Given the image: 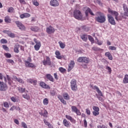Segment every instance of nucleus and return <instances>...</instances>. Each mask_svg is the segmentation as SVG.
<instances>
[{"mask_svg":"<svg viewBox=\"0 0 128 128\" xmlns=\"http://www.w3.org/2000/svg\"><path fill=\"white\" fill-rule=\"evenodd\" d=\"M95 20L100 24H104L106 20V16L102 12H97V16L95 18Z\"/></svg>","mask_w":128,"mask_h":128,"instance_id":"f257e3e1","label":"nucleus"},{"mask_svg":"<svg viewBox=\"0 0 128 128\" xmlns=\"http://www.w3.org/2000/svg\"><path fill=\"white\" fill-rule=\"evenodd\" d=\"M73 16L78 20H82V14L80 10H75L73 12Z\"/></svg>","mask_w":128,"mask_h":128,"instance_id":"f03ea898","label":"nucleus"},{"mask_svg":"<svg viewBox=\"0 0 128 128\" xmlns=\"http://www.w3.org/2000/svg\"><path fill=\"white\" fill-rule=\"evenodd\" d=\"M108 12L112 14V16H115V20H116L117 22L122 20V17H120V16H118V12L112 10V9L109 8H108Z\"/></svg>","mask_w":128,"mask_h":128,"instance_id":"7ed1b4c3","label":"nucleus"},{"mask_svg":"<svg viewBox=\"0 0 128 128\" xmlns=\"http://www.w3.org/2000/svg\"><path fill=\"white\" fill-rule=\"evenodd\" d=\"M122 6H123V10H124V12L120 13V15H121L120 18H122H122H124V20H126V18H128V6L125 4H122Z\"/></svg>","mask_w":128,"mask_h":128,"instance_id":"20e7f679","label":"nucleus"},{"mask_svg":"<svg viewBox=\"0 0 128 128\" xmlns=\"http://www.w3.org/2000/svg\"><path fill=\"white\" fill-rule=\"evenodd\" d=\"M77 62H78L88 64L90 62V58L84 56L79 57L77 60Z\"/></svg>","mask_w":128,"mask_h":128,"instance_id":"39448f33","label":"nucleus"},{"mask_svg":"<svg viewBox=\"0 0 128 128\" xmlns=\"http://www.w3.org/2000/svg\"><path fill=\"white\" fill-rule=\"evenodd\" d=\"M107 17L109 24H110L112 26H116V20H114V17H112L111 14H108L107 15Z\"/></svg>","mask_w":128,"mask_h":128,"instance_id":"423d86ee","label":"nucleus"},{"mask_svg":"<svg viewBox=\"0 0 128 128\" xmlns=\"http://www.w3.org/2000/svg\"><path fill=\"white\" fill-rule=\"evenodd\" d=\"M44 66H52V62L50 61V58L46 56V59H44L42 61Z\"/></svg>","mask_w":128,"mask_h":128,"instance_id":"0eeeda50","label":"nucleus"},{"mask_svg":"<svg viewBox=\"0 0 128 128\" xmlns=\"http://www.w3.org/2000/svg\"><path fill=\"white\" fill-rule=\"evenodd\" d=\"M56 30L52 26H50L46 28V32L48 34H54Z\"/></svg>","mask_w":128,"mask_h":128,"instance_id":"6e6552de","label":"nucleus"},{"mask_svg":"<svg viewBox=\"0 0 128 128\" xmlns=\"http://www.w3.org/2000/svg\"><path fill=\"white\" fill-rule=\"evenodd\" d=\"M8 90V85L4 82H0V92H6Z\"/></svg>","mask_w":128,"mask_h":128,"instance_id":"1a4fd4ad","label":"nucleus"},{"mask_svg":"<svg viewBox=\"0 0 128 128\" xmlns=\"http://www.w3.org/2000/svg\"><path fill=\"white\" fill-rule=\"evenodd\" d=\"M15 24L17 26L18 28L21 30H26V26L24 25L20 21H16Z\"/></svg>","mask_w":128,"mask_h":128,"instance_id":"9d476101","label":"nucleus"},{"mask_svg":"<svg viewBox=\"0 0 128 128\" xmlns=\"http://www.w3.org/2000/svg\"><path fill=\"white\" fill-rule=\"evenodd\" d=\"M92 108L94 110L92 112L93 116H98V114H100V108L96 106H93Z\"/></svg>","mask_w":128,"mask_h":128,"instance_id":"9b49d317","label":"nucleus"},{"mask_svg":"<svg viewBox=\"0 0 128 128\" xmlns=\"http://www.w3.org/2000/svg\"><path fill=\"white\" fill-rule=\"evenodd\" d=\"M72 112H76L77 116H81L82 113L80 112V110L78 109V108L76 106H72Z\"/></svg>","mask_w":128,"mask_h":128,"instance_id":"f8f14e48","label":"nucleus"},{"mask_svg":"<svg viewBox=\"0 0 128 128\" xmlns=\"http://www.w3.org/2000/svg\"><path fill=\"white\" fill-rule=\"evenodd\" d=\"M50 4L51 6L56 8V6H60V3L57 0H51L50 1Z\"/></svg>","mask_w":128,"mask_h":128,"instance_id":"ddd939ff","label":"nucleus"},{"mask_svg":"<svg viewBox=\"0 0 128 128\" xmlns=\"http://www.w3.org/2000/svg\"><path fill=\"white\" fill-rule=\"evenodd\" d=\"M56 58H58V60H62V58H64V56L61 55L60 52L58 50H56L55 52Z\"/></svg>","mask_w":128,"mask_h":128,"instance_id":"4468645a","label":"nucleus"},{"mask_svg":"<svg viewBox=\"0 0 128 128\" xmlns=\"http://www.w3.org/2000/svg\"><path fill=\"white\" fill-rule=\"evenodd\" d=\"M40 86H41V88H46V90L50 89V86L48 85V84H46V82H40Z\"/></svg>","mask_w":128,"mask_h":128,"instance_id":"2eb2a0df","label":"nucleus"},{"mask_svg":"<svg viewBox=\"0 0 128 128\" xmlns=\"http://www.w3.org/2000/svg\"><path fill=\"white\" fill-rule=\"evenodd\" d=\"M74 64H75L74 61L72 60H70V63L68 64V72H70V70H72L74 67Z\"/></svg>","mask_w":128,"mask_h":128,"instance_id":"dca6fc26","label":"nucleus"},{"mask_svg":"<svg viewBox=\"0 0 128 128\" xmlns=\"http://www.w3.org/2000/svg\"><path fill=\"white\" fill-rule=\"evenodd\" d=\"M66 118L68 120H70L72 124H76V120L70 115H66Z\"/></svg>","mask_w":128,"mask_h":128,"instance_id":"f3484780","label":"nucleus"},{"mask_svg":"<svg viewBox=\"0 0 128 128\" xmlns=\"http://www.w3.org/2000/svg\"><path fill=\"white\" fill-rule=\"evenodd\" d=\"M25 66L26 68H36V66L34 63H32V62H26V64H25Z\"/></svg>","mask_w":128,"mask_h":128,"instance_id":"a211bd4d","label":"nucleus"},{"mask_svg":"<svg viewBox=\"0 0 128 128\" xmlns=\"http://www.w3.org/2000/svg\"><path fill=\"white\" fill-rule=\"evenodd\" d=\"M46 78L47 80H50V82H54V79L50 74H46Z\"/></svg>","mask_w":128,"mask_h":128,"instance_id":"6ab92c4d","label":"nucleus"},{"mask_svg":"<svg viewBox=\"0 0 128 128\" xmlns=\"http://www.w3.org/2000/svg\"><path fill=\"white\" fill-rule=\"evenodd\" d=\"M63 124L66 128H70V122L66 120V119H64L63 120Z\"/></svg>","mask_w":128,"mask_h":128,"instance_id":"aec40b11","label":"nucleus"},{"mask_svg":"<svg viewBox=\"0 0 128 128\" xmlns=\"http://www.w3.org/2000/svg\"><path fill=\"white\" fill-rule=\"evenodd\" d=\"M30 14L28 13H24L23 14H21L20 16V18H30Z\"/></svg>","mask_w":128,"mask_h":128,"instance_id":"412c9836","label":"nucleus"},{"mask_svg":"<svg viewBox=\"0 0 128 128\" xmlns=\"http://www.w3.org/2000/svg\"><path fill=\"white\" fill-rule=\"evenodd\" d=\"M88 12L91 14V16H94V14L92 12V11L90 8H88V9L85 11V14L86 16H88Z\"/></svg>","mask_w":128,"mask_h":128,"instance_id":"4be33fe9","label":"nucleus"},{"mask_svg":"<svg viewBox=\"0 0 128 128\" xmlns=\"http://www.w3.org/2000/svg\"><path fill=\"white\" fill-rule=\"evenodd\" d=\"M20 44H16L14 46V52L16 54H18L20 52Z\"/></svg>","mask_w":128,"mask_h":128,"instance_id":"5701e85b","label":"nucleus"},{"mask_svg":"<svg viewBox=\"0 0 128 128\" xmlns=\"http://www.w3.org/2000/svg\"><path fill=\"white\" fill-rule=\"evenodd\" d=\"M40 46H42V44H40V42H38V43L36 44L34 46V48L35 50H40Z\"/></svg>","mask_w":128,"mask_h":128,"instance_id":"b1692460","label":"nucleus"},{"mask_svg":"<svg viewBox=\"0 0 128 128\" xmlns=\"http://www.w3.org/2000/svg\"><path fill=\"white\" fill-rule=\"evenodd\" d=\"M14 79L15 80L16 82H20V84H24V80L20 78H18L16 76H14Z\"/></svg>","mask_w":128,"mask_h":128,"instance_id":"393cba45","label":"nucleus"},{"mask_svg":"<svg viewBox=\"0 0 128 128\" xmlns=\"http://www.w3.org/2000/svg\"><path fill=\"white\" fill-rule=\"evenodd\" d=\"M4 22L7 24H10V22H12V19H10L9 16H6L4 18Z\"/></svg>","mask_w":128,"mask_h":128,"instance_id":"a878e982","label":"nucleus"},{"mask_svg":"<svg viewBox=\"0 0 128 128\" xmlns=\"http://www.w3.org/2000/svg\"><path fill=\"white\" fill-rule=\"evenodd\" d=\"M6 34H7L8 36H10V38H14L16 36V35H14V34L10 32V31L7 30Z\"/></svg>","mask_w":128,"mask_h":128,"instance_id":"bb28decb","label":"nucleus"},{"mask_svg":"<svg viewBox=\"0 0 128 128\" xmlns=\"http://www.w3.org/2000/svg\"><path fill=\"white\" fill-rule=\"evenodd\" d=\"M70 86H76V79H72L70 82Z\"/></svg>","mask_w":128,"mask_h":128,"instance_id":"cd10ccee","label":"nucleus"},{"mask_svg":"<svg viewBox=\"0 0 128 128\" xmlns=\"http://www.w3.org/2000/svg\"><path fill=\"white\" fill-rule=\"evenodd\" d=\"M123 84H128V75L126 74L123 79Z\"/></svg>","mask_w":128,"mask_h":128,"instance_id":"c85d7f7f","label":"nucleus"},{"mask_svg":"<svg viewBox=\"0 0 128 128\" xmlns=\"http://www.w3.org/2000/svg\"><path fill=\"white\" fill-rule=\"evenodd\" d=\"M58 44L60 48L64 49L66 48V44H64V43H63L62 41L59 42Z\"/></svg>","mask_w":128,"mask_h":128,"instance_id":"c756f323","label":"nucleus"},{"mask_svg":"<svg viewBox=\"0 0 128 128\" xmlns=\"http://www.w3.org/2000/svg\"><path fill=\"white\" fill-rule=\"evenodd\" d=\"M22 98H25V100H30V95L28 94H24L22 95Z\"/></svg>","mask_w":128,"mask_h":128,"instance_id":"7c9ffc66","label":"nucleus"},{"mask_svg":"<svg viewBox=\"0 0 128 128\" xmlns=\"http://www.w3.org/2000/svg\"><path fill=\"white\" fill-rule=\"evenodd\" d=\"M72 90H73V92H76L78 90V85H74L72 86H70Z\"/></svg>","mask_w":128,"mask_h":128,"instance_id":"2f4dec72","label":"nucleus"},{"mask_svg":"<svg viewBox=\"0 0 128 128\" xmlns=\"http://www.w3.org/2000/svg\"><path fill=\"white\" fill-rule=\"evenodd\" d=\"M31 30H32V32H38V26H32L30 28Z\"/></svg>","mask_w":128,"mask_h":128,"instance_id":"473e14b6","label":"nucleus"},{"mask_svg":"<svg viewBox=\"0 0 128 128\" xmlns=\"http://www.w3.org/2000/svg\"><path fill=\"white\" fill-rule=\"evenodd\" d=\"M63 97L66 100H70V96H68V93L64 94H63Z\"/></svg>","mask_w":128,"mask_h":128,"instance_id":"72a5a7b5","label":"nucleus"},{"mask_svg":"<svg viewBox=\"0 0 128 128\" xmlns=\"http://www.w3.org/2000/svg\"><path fill=\"white\" fill-rule=\"evenodd\" d=\"M81 38L84 42H86V40H88V36L86 34H83L81 36Z\"/></svg>","mask_w":128,"mask_h":128,"instance_id":"f704fd0d","label":"nucleus"},{"mask_svg":"<svg viewBox=\"0 0 128 128\" xmlns=\"http://www.w3.org/2000/svg\"><path fill=\"white\" fill-rule=\"evenodd\" d=\"M58 70H59V72H60L62 74H64V72H66V68L62 67L59 68Z\"/></svg>","mask_w":128,"mask_h":128,"instance_id":"c9c22d12","label":"nucleus"},{"mask_svg":"<svg viewBox=\"0 0 128 128\" xmlns=\"http://www.w3.org/2000/svg\"><path fill=\"white\" fill-rule=\"evenodd\" d=\"M32 3L34 6H40V3L38 2V0H32Z\"/></svg>","mask_w":128,"mask_h":128,"instance_id":"e433bc0d","label":"nucleus"},{"mask_svg":"<svg viewBox=\"0 0 128 128\" xmlns=\"http://www.w3.org/2000/svg\"><path fill=\"white\" fill-rule=\"evenodd\" d=\"M43 104L44 106H48V98H44Z\"/></svg>","mask_w":128,"mask_h":128,"instance_id":"4c0bfd02","label":"nucleus"},{"mask_svg":"<svg viewBox=\"0 0 128 128\" xmlns=\"http://www.w3.org/2000/svg\"><path fill=\"white\" fill-rule=\"evenodd\" d=\"M7 80H8V84L10 86H12V80L10 78L8 75H7Z\"/></svg>","mask_w":128,"mask_h":128,"instance_id":"58836bf2","label":"nucleus"},{"mask_svg":"<svg viewBox=\"0 0 128 128\" xmlns=\"http://www.w3.org/2000/svg\"><path fill=\"white\" fill-rule=\"evenodd\" d=\"M26 62H32V57H28L27 60H24L25 64H26Z\"/></svg>","mask_w":128,"mask_h":128,"instance_id":"ea45409f","label":"nucleus"},{"mask_svg":"<svg viewBox=\"0 0 128 128\" xmlns=\"http://www.w3.org/2000/svg\"><path fill=\"white\" fill-rule=\"evenodd\" d=\"M88 38L90 42H91L92 44H94V39L91 36H88Z\"/></svg>","mask_w":128,"mask_h":128,"instance_id":"a19ab883","label":"nucleus"},{"mask_svg":"<svg viewBox=\"0 0 128 128\" xmlns=\"http://www.w3.org/2000/svg\"><path fill=\"white\" fill-rule=\"evenodd\" d=\"M10 100L12 102H18V100L16 97L12 96L10 98Z\"/></svg>","mask_w":128,"mask_h":128,"instance_id":"79ce46f5","label":"nucleus"},{"mask_svg":"<svg viewBox=\"0 0 128 128\" xmlns=\"http://www.w3.org/2000/svg\"><path fill=\"white\" fill-rule=\"evenodd\" d=\"M18 92H20V94H24V92H26V88H18Z\"/></svg>","mask_w":128,"mask_h":128,"instance_id":"37998d69","label":"nucleus"},{"mask_svg":"<svg viewBox=\"0 0 128 128\" xmlns=\"http://www.w3.org/2000/svg\"><path fill=\"white\" fill-rule=\"evenodd\" d=\"M6 62L8 64H14V60H11V59H7Z\"/></svg>","mask_w":128,"mask_h":128,"instance_id":"c03bdc74","label":"nucleus"},{"mask_svg":"<svg viewBox=\"0 0 128 128\" xmlns=\"http://www.w3.org/2000/svg\"><path fill=\"white\" fill-rule=\"evenodd\" d=\"M4 56L6 58H12V54L10 53H5Z\"/></svg>","mask_w":128,"mask_h":128,"instance_id":"a18cd8bd","label":"nucleus"},{"mask_svg":"<svg viewBox=\"0 0 128 128\" xmlns=\"http://www.w3.org/2000/svg\"><path fill=\"white\" fill-rule=\"evenodd\" d=\"M2 46L4 50H6L7 52H8V50H10V48H8V46H6V45H2Z\"/></svg>","mask_w":128,"mask_h":128,"instance_id":"49530a36","label":"nucleus"},{"mask_svg":"<svg viewBox=\"0 0 128 128\" xmlns=\"http://www.w3.org/2000/svg\"><path fill=\"white\" fill-rule=\"evenodd\" d=\"M2 78H4V82H6V76H4L2 75V74L1 73H0V80H2Z\"/></svg>","mask_w":128,"mask_h":128,"instance_id":"de8ad7c7","label":"nucleus"},{"mask_svg":"<svg viewBox=\"0 0 128 128\" xmlns=\"http://www.w3.org/2000/svg\"><path fill=\"white\" fill-rule=\"evenodd\" d=\"M56 91H54V90H51L50 91V94H51L52 96H56Z\"/></svg>","mask_w":128,"mask_h":128,"instance_id":"09e8293b","label":"nucleus"},{"mask_svg":"<svg viewBox=\"0 0 128 128\" xmlns=\"http://www.w3.org/2000/svg\"><path fill=\"white\" fill-rule=\"evenodd\" d=\"M4 108H10V104L8 102H4Z\"/></svg>","mask_w":128,"mask_h":128,"instance_id":"8fccbe9b","label":"nucleus"},{"mask_svg":"<svg viewBox=\"0 0 128 128\" xmlns=\"http://www.w3.org/2000/svg\"><path fill=\"white\" fill-rule=\"evenodd\" d=\"M48 111L46 110H44V112L43 113V116L44 118H48Z\"/></svg>","mask_w":128,"mask_h":128,"instance_id":"3c124183","label":"nucleus"},{"mask_svg":"<svg viewBox=\"0 0 128 128\" xmlns=\"http://www.w3.org/2000/svg\"><path fill=\"white\" fill-rule=\"evenodd\" d=\"M14 8L12 7H10L8 10V12H14Z\"/></svg>","mask_w":128,"mask_h":128,"instance_id":"603ef678","label":"nucleus"},{"mask_svg":"<svg viewBox=\"0 0 128 128\" xmlns=\"http://www.w3.org/2000/svg\"><path fill=\"white\" fill-rule=\"evenodd\" d=\"M109 50H116V47L114 46H110Z\"/></svg>","mask_w":128,"mask_h":128,"instance_id":"864d4df0","label":"nucleus"},{"mask_svg":"<svg viewBox=\"0 0 128 128\" xmlns=\"http://www.w3.org/2000/svg\"><path fill=\"white\" fill-rule=\"evenodd\" d=\"M0 42V44H8V40L6 39H2Z\"/></svg>","mask_w":128,"mask_h":128,"instance_id":"5fc2aeb1","label":"nucleus"},{"mask_svg":"<svg viewBox=\"0 0 128 128\" xmlns=\"http://www.w3.org/2000/svg\"><path fill=\"white\" fill-rule=\"evenodd\" d=\"M106 70H108L109 74H112V68H110V67L106 66Z\"/></svg>","mask_w":128,"mask_h":128,"instance_id":"6e6d98bb","label":"nucleus"},{"mask_svg":"<svg viewBox=\"0 0 128 128\" xmlns=\"http://www.w3.org/2000/svg\"><path fill=\"white\" fill-rule=\"evenodd\" d=\"M96 2L100 4V6H102V1L100 0H96Z\"/></svg>","mask_w":128,"mask_h":128,"instance_id":"4d7b16f0","label":"nucleus"},{"mask_svg":"<svg viewBox=\"0 0 128 128\" xmlns=\"http://www.w3.org/2000/svg\"><path fill=\"white\" fill-rule=\"evenodd\" d=\"M97 128H108V126L104 125H98L97 126Z\"/></svg>","mask_w":128,"mask_h":128,"instance_id":"13d9d810","label":"nucleus"},{"mask_svg":"<svg viewBox=\"0 0 128 128\" xmlns=\"http://www.w3.org/2000/svg\"><path fill=\"white\" fill-rule=\"evenodd\" d=\"M84 126L85 128H88V122H86V120L84 119Z\"/></svg>","mask_w":128,"mask_h":128,"instance_id":"bf43d9fd","label":"nucleus"},{"mask_svg":"<svg viewBox=\"0 0 128 128\" xmlns=\"http://www.w3.org/2000/svg\"><path fill=\"white\" fill-rule=\"evenodd\" d=\"M14 110H16V106H13L10 109V110H12V112H14Z\"/></svg>","mask_w":128,"mask_h":128,"instance_id":"052dcab7","label":"nucleus"},{"mask_svg":"<svg viewBox=\"0 0 128 128\" xmlns=\"http://www.w3.org/2000/svg\"><path fill=\"white\" fill-rule=\"evenodd\" d=\"M96 40H97L98 46H102V41H100L98 39H96Z\"/></svg>","mask_w":128,"mask_h":128,"instance_id":"680f3d73","label":"nucleus"},{"mask_svg":"<svg viewBox=\"0 0 128 128\" xmlns=\"http://www.w3.org/2000/svg\"><path fill=\"white\" fill-rule=\"evenodd\" d=\"M97 92L98 94V96H104V94H102V91H100V90H99Z\"/></svg>","mask_w":128,"mask_h":128,"instance_id":"e2e57ef3","label":"nucleus"},{"mask_svg":"<svg viewBox=\"0 0 128 128\" xmlns=\"http://www.w3.org/2000/svg\"><path fill=\"white\" fill-rule=\"evenodd\" d=\"M92 88H93V90H96V92H98L100 90V88H98V86H94Z\"/></svg>","mask_w":128,"mask_h":128,"instance_id":"0e129e2a","label":"nucleus"},{"mask_svg":"<svg viewBox=\"0 0 128 128\" xmlns=\"http://www.w3.org/2000/svg\"><path fill=\"white\" fill-rule=\"evenodd\" d=\"M21 4H26V0H18Z\"/></svg>","mask_w":128,"mask_h":128,"instance_id":"69168bd1","label":"nucleus"},{"mask_svg":"<svg viewBox=\"0 0 128 128\" xmlns=\"http://www.w3.org/2000/svg\"><path fill=\"white\" fill-rule=\"evenodd\" d=\"M22 126L24 127V128H28V126H26V124L24 122H22Z\"/></svg>","mask_w":128,"mask_h":128,"instance_id":"338daca9","label":"nucleus"},{"mask_svg":"<svg viewBox=\"0 0 128 128\" xmlns=\"http://www.w3.org/2000/svg\"><path fill=\"white\" fill-rule=\"evenodd\" d=\"M86 113L88 116L90 115V109H88V108H86Z\"/></svg>","mask_w":128,"mask_h":128,"instance_id":"774afa93","label":"nucleus"}]
</instances>
